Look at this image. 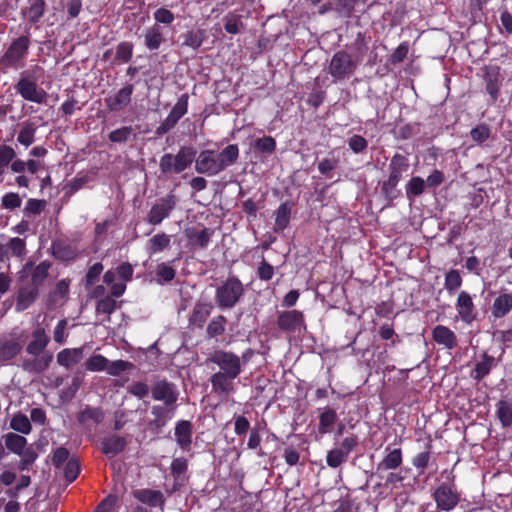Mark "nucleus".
<instances>
[{
	"mask_svg": "<svg viewBox=\"0 0 512 512\" xmlns=\"http://www.w3.org/2000/svg\"><path fill=\"white\" fill-rule=\"evenodd\" d=\"M68 292L69 281L66 279H61L56 283L54 290L49 295L50 302L56 304L58 301L67 298Z\"/></svg>",
	"mask_w": 512,
	"mask_h": 512,
	"instance_id": "09e8293b",
	"label": "nucleus"
},
{
	"mask_svg": "<svg viewBox=\"0 0 512 512\" xmlns=\"http://www.w3.org/2000/svg\"><path fill=\"white\" fill-rule=\"evenodd\" d=\"M244 294V286L236 276L228 277L215 292V302L220 309H231Z\"/></svg>",
	"mask_w": 512,
	"mask_h": 512,
	"instance_id": "39448f33",
	"label": "nucleus"
},
{
	"mask_svg": "<svg viewBox=\"0 0 512 512\" xmlns=\"http://www.w3.org/2000/svg\"><path fill=\"white\" fill-rule=\"evenodd\" d=\"M133 133V129L131 126H124L119 129L113 130L109 133V140L115 143H124L126 142Z\"/></svg>",
	"mask_w": 512,
	"mask_h": 512,
	"instance_id": "4d7b16f0",
	"label": "nucleus"
},
{
	"mask_svg": "<svg viewBox=\"0 0 512 512\" xmlns=\"http://www.w3.org/2000/svg\"><path fill=\"white\" fill-rule=\"evenodd\" d=\"M7 247L11 251V254L13 256L20 259H23L27 253L26 243L24 239H21L19 237L11 238Z\"/></svg>",
	"mask_w": 512,
	"mask_h": 512,
	"instance_id": "603ef678",
	"label": "nucleus"
},
{
	"mask_svg": "<svg viewBox=\"0 0 512 512\" xmlns=\"http://www.w3.org/2000/svg\"><path fill=\"white\" fill-rule=\"evenodd\" d=\"M6 448L20 455L26 449L27 440L24 436L18 435L16 433H7L3 436Z\"/></svg>",
	"mask_w": 512,
	"mask_h": 512,
	"instance_id": "c9c22d12",
	"label": "nucleus"
},
{
	"mask_svg": "<svg viewBox=\"0 0 512 512\" xmlns=\"http://www.w3.org/2000/svg\"><path fill=\"white\" fill-rule=\"evenodd\" d=\"M175 407H167L166 405H155L152 407V415L154 419L150 422V426L155 429L164 427L170 418L169 413H173Z\"/></svg>",
	"mask_w": 512,
	"mask_h": 512,
	"instance_id": "473e14b6",
	"label": "nucleus"
},
{
	"mask_svg": "<svg viewBox=\"0 0 512 512\" xmlns=\"http://www.w3.org/2000/svg\"><path fill=\"white\" fill-rule=\"evenodd\" d=\"M153 18L155 20L154 24L164 26H170L175 20L174 14L167 8L161 7L154 11Z\"/></svg>",
	"mask_w": 512,
	"mask_h": 512,
	"instance_id": "3c124183",
	"label": "nucleus"
},
{
	"mask_svg": "<svg viewBox=\"0 0 512 512\" xmlns=\"http://www.w3.org/2000/svg\"><path fill=\"white\" fill-rule=\"evenodd\" d=\"M348 456H346L342 450L339 448H334L330 450L326 457L327 465L331 468H337L342 463H344L347 460Z\"/></svg>",
	"mask_w": 512,
	"mask_h": 512,
	"instance_id": "13d9d810",
	"label": "nucleus"
},
{
	"mask_svg": "<svg viewBox=\"0 0 512 512\" xmlns=\"http://www.w3.org/2000/svg\"><path fill=\"white\" fill-rule=\"evenodd\" d=\"M11 429L22 433L29 434L31 432L32 426L28 417L22 413L15 414L10 421Z\"/></svg>",
	"mask_w": 512,
	"mask_h": 512,
	"instance_id": "a18cd8bd",
	"label": "nucleus"
},
{
	"mask_svg": "<svg viewBox=\"0 0 512 512\" xmlns=\"http://www.w3.org/2000/svg\"><path fill=\"white\" fill-rule=\"evenodd\" d=\"M197 151L192 146H182L176 155L164 154L159 161V169L163 174H180L195 160Z\"/></svg>",
	"mask_w": 512,
	"mask_h": 512,
	"instance_id": "20e7f679",
	"label": "nucleus"
},
{
	"mask_svg": "<svg viewBox=\"0 0 512 512\" xmlns=\"http://www.w3.org/2000/svg\"><path fill=\"white\" fill-rule=\"evenodd\" d=\"M50 337L44 328L38 327L32 332L31 340L26 346V353L31 357L22 358L21 368L32 374H40L47 370L53 361V354L46 350Z\"/></svg>",
	"mask_w": 512,
	"mask_h": 512,
	"instance_id": "f03ea898",
	"label": "nucleus"
},
{
	"mask_svg": "<svg viewBox=\"0 0 512 512\" xmlns=\"http://www.w3.org/2000/svg\"><path fill=\"white\" fill-rule=\"evenodd\" d=\"M457 310L461 319L467 323L473 321L474 315V304L471 296L466 292H460L457 299Z\"/></svg>",
	"mask_w": 512,
	"mask_h": 512,
	"instance_id": "393cba45",
	"label": "nucleus"
},
{
	"mask_svg": "<svg viewBox=\"0 0 512 512\" xmlns=\"http://www.w3.org/2000/svg\"><path fill=\"white\" fill-rule=\"evenodd\" d=\"M255 147L262 153L271 154L275 151L276 142L271 136H264L255 141Z\"/></svg>",
	"mask_w": 512,
	"mask_h": 512,
	"instance_id": "e2e57ef3",
	"label": "nucleus"
},
{
	"mask_svg": "<svg viewBox=\"0 0 512 512\" xmlns=\"http://www.w3.org/2000/svg\"><path fill=\"white\" fill-rule=\"evenodd\" d=\"M50 267L51 264L48 261H43L35 267H33L31 262H27L22 270V273H28V271L32 269L31 284L39 288L48 277V271Z\"/></svg>",
	"mask_w": 512,
	"mask_h": 512,
	"instance_id": "aec40b11",
	"label": "nucleus"
},
{
	"mask_svg": "<svg viewBox=\"0 0 512 512\" xmlns=\"http://www.w3.org/2000/svg\"><path fill=\"white\" fill-rule=\"evenodd\" d=\"M386 450L388 451L387 455L377 464V472L395 470L402 465L403 454L400 448L392 450L387 448Z\"/></svg>",
	"mask_w": 512,
	"mask_h": 512,
	"instance_id": "4be33fe9",
	"label": "nucleus"
},
{
	"mask_svg": "<svg viewBox=\"0 0 512 512\" xmlns=\"http://www.w3.org/2000/svg\"><path fill=\"white\" fill-rule=\"evenodd\" d=\"M195 171L198 174L215 176L221 172L215 150H203L195 157Z\"/></svg>",
	"mask_w": 512,
	"mask_h": 512,
	"instance_id": "f8f14e48",
	"label": "nucleus"
},
{
	"mask_svg": "<svg viewBox=\"0 0 512 512\" xmlns=\"http://www.w3.org/2000/svg\"><path fill=\"white\" fill-rule=\"evenodd\" d=\"M133 54V44L130 42H121L116 47V60L127 63L131 60Z\"/></svg>",
	"mask_w": 512,
	"mask_h": 512,
	"instance_id": "864d4df0",
	"label": "nucleus"
},
{
	"mask_svg": "<svg viewBox=\"0 0 512 512\" xmlns=\"http://www.w3.org/2000/svg\"><path fill=\"white\" fill-rule=\"evenodd\" d=\"M83 357L82 348L63 349L57 354V362L59 365L70 368L79 363Z\"/></svg>",
	"mask_w": 512,
	"mask_h": 512,
	"instance_id": "cd10ccee",
	"label": "nucleus"
},
{
	"mask_svg": "<svg viewBox=\"0 0 512 512\" xmlns=\"http://www.w3.org/2000/svg\"><path fill=\"white\" fill-rule=\"evenodd\" d=\"M175 269L165 263H161L157 265L156 268V276L157 281L160 282L161 280L164 282H170L175 277Z\"/></svg>",
	"mask_w": 512,
	"mask_h": 512,
	"instance_id": "052dcab7",
	"label": "nucleus"
},
{
	"mask_svg": "<svg viewBox=\"0 0 512 512\" xmlns=\"http://www.w3.org/2000/svg\"><path fill=\"white\" fill-rule=\"evenodd\" d=\"M224 29L229 34H238L244 28L242 16L234 12L228 13L224 18Z\"/></svg>",
	"mask_w": 512,
	"mask_h": 512,
	"instance_id": "ea45409f",
	"label": "nucleus"
},
{
	"mask_svg": "<svg viewBox=\"0 0 512 512\" xmlns=\"http://www.w3.org/2000/svg\"><path fill=\"white\" fill-rule=\"evenodd\" d=\"M357 68V61L346 51L336 52L328 65V73L335 81L349 78Z\"/></svg>",
	"mask_w": 512,
	"mask_h": 512,
	"instance_id": "0eeeda50",
	"label": "nucleus"
},
{
	"mask_svg": "<svg viewBox=\"0 0 512 512\" xmlns=\"http://www.w3.org/2000/svg\"><path fill=\"white\" fill-rule=\"evenodd\" d=\"M497 417L503 427H509L512 424V405L505 400H501L497 404Z\"/></svg>",
	"mask_w": 512,
	"mask_h": 512,
	"instance_id": "c03bdc74",
	"label": "nucleus"
},
{
	"mask_svg": "<svg viewBox=\"0 0 512 512\" xmlns=\"http://www.w3.org/2000/svg\"><path fill=\"white\" fill-rule=\"evenodd\" d=\"M278 328L288 334H302L306 331L304 316L301 311H282L277 317Z\"/></svg>",
	"mask_w": 512,
	"mask_h": 512,
	"instance_id": "6e6552de",
	"label": "nucleus"
},
{
	"mask_svg": "<svg viewBox=\"0 0 512 512\" xmlns=\"http://www.w3.org/2000/svg\"><path fill=\"white\" fill-rule=\"evenodd\" d=\"M207 360L219 367L210 378L213 391L218 395H229L234 391L233 381L242 372L241 358L231 351L215 350Z\"/></svg>",
	"mask_w": 512,
	"mask_h": 512,
	"instance_id": "f257e3e1",
	"label": "nucleus"
},
{
	"mask_svg": "<svg viewBox=\"0 0 512 512\" xmlns=\"http://www.w3.org/2000/svg\"><path fill=\"white\" fill-rule=\"evenodd\" d=\"M426 187V181L423 178L419 176L412 177L405 186L407 198L412 199L420 196L425 192Z\"/></svg>",
	"mask_w": 512,
	"mask_h": 512,
	"instance_id": "4c0bfd02",
	"label": "nucleus"
},
{
	"mask_svg": "<svg viewBox=\"0 0 512 512\" xmlns=\"http://www.w3.org/2000/svg\"><path fill=\"white\" fill-rule=\"evenodd\" d=\"M227 319L223 315L214 317L208 324L206 333L209 338L222 335L225 332Z\"/></svg>",
	"mask_w": 512,
	"mask_h": 512,
	"instance_id": "49530a36",
	"label": "nucleus"
},
{
	"mask_svg": "<svg viewBox=\"0 0 512 512\" xmlns=\"http://www.w3.org/2000/svg\"><path fill=\"white\" fill-rule=\"evenodd\" d=\"M175 196L169 194L160 198L150 209L147 215V221L152 225L160 224L165 218L169 217L171 211L175 208Z\"/></svg>",
	"mask_w": 512,
	"mask_h": 512,
	"instance_id": "9b49d317",
	"label": "nucleus"
},
{
	"mask_svg": "<svg viewBox=\"0 0 512 512\" xmlns=\"http://www.w3.org/2000/svg\"><path fill=\"white\" fill-rule=\"evenodd\" d=\"M349 148L356 154L362 153L367 149V140L360 135H353L347 141Z\"/></svg>",
	"mask_w": 512,
	"mask_h": 512,
	"instance_id": "774afa93",
	"label": "nucleus"
},
{
	"mask_svg": "<svg viewBox=\"0 0 512 512\" xmlns=\"http://www.w3.org/2000/svg\"><path fill=\"white\" fill-rule=\"evenodd\" d=\"M44 0H29V6L22 9V15L32 24L38 23L44 15Z\"/></svg>",
	"mask_w": 512,
	"mask_h": 512,
	"instance_id": "c85d7f7f",
	"label": "nucleus"
},
{
	"mask_svg": "<svg viewBox=\"0 0 512 512\" xmlns=\"http://www.w3.org/2000/svg\"><path fill=\"white\" fill-rule=\"evenodd\" d=\"M46 201L43 199H28L23 210L25 215H39L45 209Z\"/></svg>",
	"mask_w": 512,
	"mask_h": 512,
	"instance_id": "bf43d9fd",
	"label": "nucleus"
},
{
	"mask_svg": "<svg viewBox=\"0 0 512 512\" xmlns=\"http://www.w3.org/2000/svg\"><path fill=\"white\" fill-rule=\"evenodd\" d=\"M108 359L102 355H94L86 361V368L89 371L106 370Z\"/></svg>",
	"mask_w": 512,
	"mask_h": 512,
	"instance_id": "680f3d73",
	"label": "nucleus"
},
{
	"mask_svg": "<svg viewBox=\"0 0 512 512\" xmlns=\"http://www.w3.org/2000/svg\"><path fill=\"white\" fill-rule=\"evenodd\" d=\"M51 249L53 256L61 261H70L77 257V250L62 241L53 242Z\"/></svg>",
	"mask_w": 512,
	"mask_h": 512,
	"instance_id": "7c9ffc66",
	"label": "nucleus"
},
{
	"mask_svg": "<svg viewBox=\"0 0 512 512\" xmlns=\"http://www.w3.org/2000/svg\"><path fill=\"white\" fill-rule=\"evenodd\" d=\"M143 38L144 45L149 51L158 50L166 42L165 27L153 24L145 30Z\"/></svg>",
	"mask_w": 512,
	"mask_h": 512,
	"instance_id": "dca6fc26",
	"label": "nucleus"
},
{
	"mask_svg": "<svg viewBox=\"0 0 512 512\" xmlns=\"http://www.w3.org/2000/svg\"><path fill=\"white\" fill-rule=\"evenodd\" d=\"M183 38V46L197 50L204 41V32L202 30L188 31L183 35Z\"/></svg>",
	"mask_w": 512,
	"mask_h": 512,
	"instance_id": "de8ad7c7",
	"label": "nucleus"
},
{
	"mask_svg": "<svg viewBox=\"0 0 512 512\" xmlns=\"http://www.w3.org/2000/svg\"><path fill=\"white\" fill-rule=\"evenodd\" d=\"M151 393L154 400L164 402L167 407H174L179 394L176 386L166 380L156 381Z\"/></svg>",
	"mask_w": 512,
	"mask_h": 512,
	"instance_id": "ddd939ff",
	"label": "nucleus"
},
{
	"mask_svg": "<svg viewBox=\"0 0 512 512\" xmlns=\"http://www.w3.org/2000/svg\"><path fill=\"white\" fill-rule=\"evenodd\" d=\"M291 208L288 203H282L277 211L275 218V232L283 231L289 224Z\"/></svg>",
	"mask_w": 512,
	"mask_h": 512,
	"instance_id": "58836bf2",
	"label": "nucleus"
},
{
	"mask_svg": "<svg viewBox=\"0 0 512 512\" xmlns=\"http://www.w3.org/2000/svg\"><path fill=\"white\" fill-rule=\"evenodd\" d=\"M494 366L495 358L488 355L487 353H484L482 355V359L476 363L475 368L471 372V377L478 381L482 380L490 373L492 367Z\"/></svg>",
	"mask_w": 512,
	"mask_h": 512,
	"instance_id": "2f4dec72",
	"label": "nucleus"
},
{
	"mask_svg": "<svg viewBox=\"0 0 512 512\" xmlns=\"http://www.w3.org/2000/svg\"><path fill=\"white\" fill-rule=\"evenodd\" d=\"M337 414L333 409L324 410L319 416V432L325 434L330 432L332 426L336 422Z\"/></svg>",
	"mask_w": 512,
	"mask_h": 512,
	"instance_id": "79ce46f5",
	"label": "nucleus"
},
{
	"mask_svg": "<svg viewBox=\"0 0 512 512\" xmlns=\"http://www.w3.org/2000/svg\"><path fill=\"white\" fill-rule=\"evenodd\" d=\"M19 456H21V460L18 467L21 471H24L29 469V467L34 463L37 458V453L32 447H28Z\"/></svg>",
	"mask_w": 512,
	"mask_h": 512,
	"instance_id": "0e129e2a",
	"label": "nucleus"
},
{
	"mask_svg": "<svg viewBox=\"0 0 512 512\" xmlns=\"http://www.w3.org/2000/svg\"><path fill=\"white\" fill-rule=\"evenodd\" d=\"M22 204V198L18 193L8 192L1 199V207L6 210H14Z\"/></svg>",
	"mask_w": 512,
	"mask_h": 512,
	"instance_id": "5fc2aeb1",
	"label": "nucleus"
},
{
	"mask_svg": "<svg viewBox=\"0 0 512 512\" xmlns=\"http://www.w3.org/2000/svg\"><path fill=\"white\" fill-rule=\"evenodd\" d=\"M433 499L436 502L437 509L451 511L457 506L460 497L454 485L442 483L434 491Z\"/></svg>",
	"mask_w": 512,
	"mask_h": 512,
	"instance_id": "1a4fd4ad",
	"label": "nucleus"
},
{
	"mask_svg": "<svg viewBox=\"0 0 512 512\" xmlns=\"http://www.w3.org/2000/svg\"><path fill=\"white\" fill-rule=\"evenodd\" d=\"M133 367V364L129 361L124 360H116L110 362L108 360V364L106 367V371L108 374L112 376H119L122 372L129 370Z\"/></svg>",
	"mask_w": 512,
	"mask_h": 512,
	"instance_id": "6e6d98bb",
	"label": "nucleus"
},
{
	"mask_svg": "<svg viewBox=\"0 0 512 512\" xmlns=\"http://www.w3.org/2000/svg\"><path fill=\"white\" fill-rule=\"evenodd\" d=\"M22 345L15 339L6 340L0 345V363L7 362L17 356Z\"/></svg>",
	"mask_w": 512,
	"mask_h": 512,
	"instance_id": "f704fd0d",
	"label": "nucleus"
},
{
	"mask_svg": "<svg viewBox=\"0 0 512 512\" xmlns=\"http://www.w3.org/2000/svg\"><path fill=\"white\" fill-rule=\"evenodd\" d=\"M445 289L449 293L455 292L462 285V278L458 270H450L445 276Z\"/></svg>",
	"mask_w": 512,
	"mask_h": 512,
	"instance_id": "8fccbe9b",
	"label": "nucleus"
},
{
	"mask_svg": "<svg viewBox=\"0 0 512 512\" xmlns=\"http://www.w3.org/2000/svg\"><path fill=\"white\" fill-rule=\"evenodd\" d=\"M212 310L213 305L211 302L198 301L194 305L192 313L189 317V325L197 328L203 327Z\"/></svg>",
	"mask_w": 512,
	"mask_h": 512,
	"instance_id": "a211bd4d",
	"label": "nucleus"
},
{
	"mask_svg": "<svg viewBox=\"0 0 512 512\" xmlns=\"http://www.w3.org/2000/svg\"><path fill=\"white\" fill-rule=\"evenodd\" d=\"M433 340L443 345L447 349H453L457 346V337L455 333L446 326L437 325L432 331Z\"/></svg>",
	"mask_w": 512,
	"mask_h": 512,
	"instance_id": "412c9836",
	"label": "nucleus"
},
{
	"mask_svg": "<svg viewBox=\"0 0 512 512\" xmlns=\"http://www.w3.org/2000/svg\"><path fill=\"white\" fill-rule=\"evenodd\" d=\"M30 46L29 35H20L12 39L0 56V68L4 72L23 68L26 65Z\"/></svg>",
	"mask_w": 512,
	"mask_h": 512,
	"instance_id": "7ed1b4c3",
	"label": "nucleus"
},
{
	"mask_svg": "<svg viewBox=\"0 0 512 512\" xmlns=\"http://www.w3.org/2000/svg\"><path fill=\"white\" fill-rule=\"evenodd\" d=\"M134 498L150 507H160L163 511L165 497L161 491L152 489H138L133 492Z\"/></svg>",
	"mask_w": 512,
	"mask_h": 512,
	"instance_id": "f3484780",
	"label": "nucleus"
},
{
	"mask_svg": "<svg viewBox=\"0 0 512 512\" xmlns=\"http://www.w3.org/2000/svg\"><path fill=\"white\" fill-rule=\"evenodd\" d=\"M175 438L182 449L186 450L190 447L192 443V424L190 421L181 420L176 424Z\"/></svg>",
	"mask_w": 512,
	"mask_h": 512,
	"instance_id": "bb28decb",
	"label": "nucleus"
},
{
	"mask_svg": "<svg viewBox=\"0 0 512 512\" xmlns=\"http://www.w3.org/2000/svg\"><path fill=\"white\" fill-rule=\"evenodd\" d=\"M14 89L22 99L32 103L42 104L47 99V92L39 86L34 72L22 71Z\"/></svg>",
	"mask_w": 512,
	"mask_h": 512,
	"instance_id": "423d86ee",
	"label": "nucleus"
},
{
	"mask_svg": "<svg viewBox=\"0 0 512 512\" xmlns=\"http://www.w3.org/2000/svg\"><path fill=\"white\" fill-rule=\"evenodd\" d=\"M213 231L208 228H204L199 232H189L188 238L191 243L199 248H206L210 242Z\"/></svg>",
	"mask_w": 512,
	"mask_h": 512,
	"instance_id": "37998d69",
	"label": "nucleus"
},
{
	"mask_svg": "<svg viewBox=\"0 0 512 512\" xmlns=\"http://www.w3.org/2000/svg\"><path fill=\"white\" fill-rule=\"evenodd\" d=\"M39 294L38 287L29 284L19 289L17 295L16 309L23 311L35 302Z\"/></svg>",
	"mask_w": 512,
	"mask_h": 512,
	"instance_id": "5701e85b",
	"label": "nucleus"
},
{
	"mask_svg": "<svg viewBox=\"0 0 512 512\" xmlns=\"http://www.w3.org/2000/svg\"><path fill=\"white\" fill-rule=\"evenodd\" d=\"M171 475L174 478L173 485L170 489H166L169 494H172L181 489L186 483V472L188 470V461L184 457L175 458L171 463Z\"/></svg>",
	"mask_w": 512,
	"mask_h": 512,
	"instance_id": "2eb2a0df",
	"label": "nucleus"
},
{
	"mask_svg": "<svg viewBox=\"0 0 512 512\" xmlns=\"http://www.w3.org/2000/svg\"><path fill=\"white\" fill-rule=\"evenodd\" d=\"M134 91L132 84L122 87L115 95L105 99L106 107L111 112H118L125 109L131 102V96Z\"/></svg>",
	"mask_w": 512,
	"mask_h": 512,
	"instance_id": "4468645a",
	"label": "nucleus"
},
{
	"mask_svg": "<svg viewBox=\"0 0 512 512\" xmlns=\"http://www.w3.org/2000/svg\"><path fill=\"white\" fill-rule=\"evenodd\" d=\"M512 309V294H500L493 302L492 315L495 318L506 316Z\"/></svg>",
	"mask_w": 512,
	"mask_h": 512,
	"instance_id": "c756f323",
	"label": "nucleus"
},
{
	"mask_svg": "<svg viewBox=\"0 0 512 512\" xmlns=\"http://www.w3.org/2000/svg\"><path fill=\"white\" fill-rule=\"evenodd\" d=\"M101 444L102 452L109 457H114L126 448L127 440L125 437L111 434L104 437L101 441Z\"/></svg>",
	"mask_w": 512,
	"mask_h": 512,
	"instance_id": "6ab92c4d",
	"label": "nucleus"
},
{
	"mask_svg": "<svg viewBox=\"0 0 512 512\" xmlns=\"http://www.w3.org/2000/svg\"><path fill=\"white\" fill-rule=\"evenodd\" d=\"M188 94H182L166 119L156 128L155 134L162 136L175 127L177 122L187 113Z\"/></svg>",
	"mask_w": 512,
	"mask_h": 512,
	"instance_id": "9d476101",
	"label": "nucleus"
},
{
	"mask_svg": "<svg viewBox=\"0 0 512 512\" xmlns=\"http://www.w3.org/2000/svg\"><path fill=\"white\" fill-rule=\"evenodd\" d=\"M16 157L15 150L8 145H0V179H2L10 163Z\"/></svg>",
	"mask_w": 512,
	"mask_h": 512,
	"instance_id": "a19ab883",
	"label": "nucleus"
},
{
	"mask_svg": "<svg viewBox=\"0 0 512 512\" xmlns=\"http://www.w3.org/2000/svg\"><path fill=\"white\" fill-rule=\"evenodd\" d=\"M36 130L37 127L33 122L26 121L22 123L17 135V142L25 148H28L35 141Z\"/></svg>",
	"mask_w": 512,
	"mask_h": 512,
	"instance_id": "72a5a7b5",
	"label": "nucleus"
},
{
	"mask_svg": "<svg viewBox=\"0 0 512 512\" xmlns=\"http://www.w3.org/2000/svg\"><path fill=\"white\" fill-rule=\"evenodd\" d=\"M409 164L408 160L405 156L401 154H395L389 163V177L391 181H394L396 183H399L402 174L408 170Z\"/></svg>",
	"mask_w": 512,
	"mask_h": 512,
	"instance_id": "a878e982",
	"label": "nucleus"
},
{
	"mask_svg": "<svg viewBox=\"0 0 512 512\" xmlns=\"http://www.w3.org/2000/svg\"><path fill=\"white\" fill-rule=\"evenodd\" d=\"M470 135L473 141L481 144L490 137V129L487 125L480 124L470 131Z\"/></svg>",
	"mask_w": 512,
	"mask_h": 512,
	"instance_id": "69168bd1",
	"label": "nucleus"
},
{
	"mask_svg": "<svg viewBox=\"0 0 512 512\" xmlns=\"http://www.w3.org/2000/svg\"><path fill=\"white\" fill-rule=\"evenodd\" d=\"M216 157L222 172L237 162L239 158V147L237 144H229L220 152L216 151Z\"/></svg>",
	"mask_w": 512,
	"mask_h": 512,
	"instance_id": "b1692460",
	"label": "nucleus"
},
{
	"mask_svg": "<svg viewBox=\"0 0 512 512\" xmlns=\"http://www.w3.org/2000/svg\"><path fill=\"white\" fill-rule=\"evenodd\" d=\"M170 236L166 233H158L147 242V252L150 255L162 252L170 246Z\"/></svg>",
	"mask_w": 512,
	"mask_h": 512,
	"instance_id": "e433bc0d",
	"label": "nucleus"
},
{
	"mask_svg": "<svg viewBox=\"0 0 512 512\" xmlns=\"http://www.w3.org/2000/svg\"><path fill=\"white\" fill-rule=\"evenodd\" d=\"M115 309H116V301L110 296H106V297L100 299L96 305L97 313H105V314L110 315L115 311Z\"/></svg>",
	"mask_w": 512,
	"mask_h": 512,
	"instance_id": "338daca9",
	"label": "nucleus"
}]
</instances>
